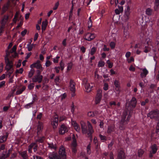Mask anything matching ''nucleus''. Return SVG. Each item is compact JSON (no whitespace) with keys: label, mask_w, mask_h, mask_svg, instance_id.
<instances>
[{"label":"nucleus","mask_w":159,"mask_h":159,"mask_svg":"<svg viewBox=\"0 0 159 159\" xmlns=\"http://www.w3.org/2000/svg\"><path fill=\"white\" fill-rule=\"evenodd\" d=\"M81 128L82 133L84 134L87 133L89 137L92 139V134L94 132L92 126L91 124L89 121L87 122V126L86 124L83 121L80 122Z\"/></svg>","instance_id":"obj_1"},{"label":"nucleus","mask_w":159,"mask_h":159,"mask_svg":"<svg viewBox=\"0 0 159 159\" xmlns=\"http://www.w3.org/2000/svg\"><path fill=\"white\" fill-rule=\"evenodd\" d=\"M131 115L130 113L128 114L126 111H124L121 117V119L120 122L119 128L120 130H124L126 127V125L128 124Z\"/></svg>","instance_id":"obj_2"},{"label":"nucleus","mask_w":159,"mask_h":159,"mask_svg":"<svg viewBox=\"0 0 159 159\" xmlns=\"http://www.w3.org/2000/svg\"><path fill=\"white\" fill-rule=\"evenodd\" d=\"M9 56V52L7 51V55L5 57V62L6 64L5 70L7 71L9 70L13 69V62L11 61H10L8 58Z\"/></svg>","instance_id":"obj_3"},{"label":"nucleus","mask_w":159,"mask_h":159,"mask_svg":"<svg viewBox=\"0 0 159 159\" xmlns=\"http://www.w3.org/2000/svg\"><path fill=\"white\" fill-rule=\"evenodd\" d=\"M159 114V111L157 109L153 110L150 111L147 114V116L151 119H156L157 115Z\"/></svg>","instance_id":"obj_4"},{"label":"nucleus","mask_w":159,"mask_h":159,"mask_svg":"<svg viewBox=\"0 0 159 159\" xmlns=\"http://www.w3.org/2000/svg\"><path fill=\"white\" fill-rule=\"evenodd\" d=\"M130 10L129 7L127 6L126 8L125 9V14L123 17V20L126 21L129 20L130 14Z\"/></svg>","instance_id":"obj_5"},{"label":"nucleus","mask_w":159,"mask_h":159,"mask_svg":"<svg viewBox=\"0 0 159 159\" xmlns=\"http://www.w3.org/2000/svg\"><path fill=\"white\" fill-rule=\"evenodd\" d=\"M59 117L57 114H56L53 117V120L51 122V124L53 129L56 128L58 126Z\"/></svg>","instance_id":"obj_6"},{"label":"nucleus","mask_w":159,"mask_h":159,"mask_svg":"<svg viewBox=\"0 0 159 159\" xmlns=\"http://www.w3.org/2000/svg\"><path fill=\"white\" fill-rule=\"evenodd\" d=\"M102 91L100 89H98L97 91V93L95 98V104H97L99 103L101 100L102 97Z\"/></svg>","instance_id":"obj_7"},{"label":"nucleus","mask_w":159,"mask_h":159,"mask_svg":"<svg viewBox=\"0 0 159 159\" xmlns=\"http://www.w3.org/2000/svg\"><path fill=\"white\" fill-rule=\"evenodd\" d=\"M40 62V61L39 60H38L36 62L31 65L30 67H35L37 69L40 70L41 71H43V68L42 67Z\"/></svg>","instance_id":"obj_8"},{"label":"nucleus","mask_w":159,"mask_h":159,"mask_svg":"<svg viewBox=\"0 0 159 159\" xmlns=\"http://www.w3.org/2000/svg\"><path fill=\"white\" fill-rule=\"evenodd\" d=\"M95 37L94 34L88 33L85 35L84 39L86 40L91 41L94 39Z\"/></svg>","instance_id":"obj_9"},{"label":"nucleus","mask_w":159,"mask_h":159,"mask_svg":"<svg viewBox=\"0 0 159 159\" xmlns=\"http://www.w3.org/2000/svg\"><path fill=\"white\" fill-rule=\"evenodd\" d=\"M49 157L50 159H64L59 156L57 153L54 152L50 153Z\"/></svg>","instance_id":"obj_10"},{"label":"nucleus","mask_w":159,"mask_h":159,"mask_svg":"<svg viewBox=\"0 0 159 159\" xmlns=\"http://www.w3.org/2000/svg\"><path fill=\"white\" fill-rule=\"evenodd\" d=\"M140 70L141 71L140 76L141 78H145L147 75L148 74V71L146 68H140Z\"/></svg>","instance_id":"obj_11"},{"label":"nucleus","mask_w":159,"mask_h":159,"mask_svg":"<svg viewBox=\"0 0 159 159\" xmlns=\"http://www.w3.org/2000/svg\"><path fill=\"white\" fill-rule=\"evenodd\" d=\"M43 76L42 75H35L32 78V80L34 82H38V83H40L43 79Z\"/></svg>","instance_id":"obj_12"},{"label":"nucleus","mask_w":159,"mask_h":159,"mask_svg":"<svg viewBox=\"0 0 159 159\" xmlns=\"http://www.w3.org/2000/svg\"><path fill=\"white\" fill-rule=\"evenodd\" d=\"M68 131L67 128L64 124H62L59 129V132L60 134H63Z\"/></svg>","instance_id":"obj_13"},{"label":"nucleus","mask_w":159,"mask_h":159,"mask_svg":"<svg viewBox=\"0 0 159 159\" xmlns=\"http://www.w3.org/2000/svg\"><path fill=\"white\" fill-rule=\"evenodd\" d=\"M126 156L124 151L121 150L118 152L117 159H125Z\"/></svg>","instance_id":"obj_14"},{"label":"nucleus","mask_w":159,"mask_h":159,"mask_svg":"<svg viewBox=\"0 0 159 159\" xmlns=\"http://www.w3.org/2000/svg\"><path fill=\"white\" fill-rule=\"evenodd\" d=\"M65 150H59V156L64 159L66 158V153Z\"/></svg>","instance_id":"obj_15"},{"label":"nucleus","mask_w":159,"mask_h":159,"mask_svg":"<svg viewBox=\"0 0 159 159\" xmlns=\"http://www.w3.org/2000/svg\"><path fill=\"white\" fill-rule=\"evenodd\" d=\"M91 85L89 83L84 85L87 92H89L91 90L92 88L94 85V84L93 83H91Z\"/></svg>","instance_id":"obj_16"},{"label":"nucleus","mask_w":159,"mask_h":159,"mask_svg":"<svg viewBox=\"0 0 159 159\" xmlns=\"http://www.w3.org/2000/svg\"><path fill=\"white\" fill-rule=\"evenodd\" d=\"M70 89L71 91L73 92H75V84L72 80H70Z\"/></svg>","instance_id":"obj_17"},{"label":"nucleus","mask_w":159,"mask_h":159,"mask_svg":"<svg viewBox=\"0 0 159 159\" xmlns=\"http://www.w3.org/2000/svg\"><path fill=\"white\" fill-rule=\"evenodd\" d=\"M137 101L136 99L134 97H133L132 98L130 102V105L134 108L135 107L136 105Z\"/></svg>","instance_id":"obj_18"},{"label":"nucleus","mask_w":159,"mask_h":159,"mask_svg":"<svg viewBox=\"0 0 159 159\" xmlns=\"http://www.w3.org/2000/svg\"><path fill=\"white\" fill-rule=\"evenodd\" d=\"M18 152L19 154L23 158V159H27L28 158V155L26 151H20Z\"/></svg>","instance_id":"obj_19"},{"label":"nucleus","mask_w":159,"mask_h":159,"mask_svg":"<svg viewBox=\"0 0 159 159\" xmlns=\"http://www.w3.org/2000/svg\"><path fill=\"white\" fill-rule=\"evenodd\" d=\"M115 129V126L114 125L109 126L107 128V132L110 134L112 132L114 131Z\"/></svg>","instance_id":"obj_20"},{"label":"nucleus","mask_w":159,"mask_h":159,"mask_svg":"<svg viewBox=\"0 0 159 159\" xmlns=\"http://www.w3.org/2000/svg\"><path fill=\"white\" fill-rule=\"evenodd\" d=\"M10 152V150H9L8 152L7 153V152H4L2 154L1 156L0 157V159H5L9 156V152Z\"/></svg>","instance_id":"obj_21"},{"label":"nucleus","mask_w":159,"mask_h":159,"mask_svg":"<svg viewBox=\"0 0 159 159\" xmlns=\"http://www.w3.org/2000/svg\"><path fill=\"white\" fill-rule=\"evenodd\" d=\"M9 18V16L8 15H4V16L3 18L2 19L1 21V24L2 25V24H4V25L7 21Z\"/></svg>","instance_id":"obj_22"},{"label":"nucleus","mask_w":159,"mask_h":159,"mask_svg":"<svg viewBox=\"0 0 159 159\" xmlns=\"http://www.w3.org/2000/svg\"><path fill=\"white\" fill-rule=\"evenodd\" d=\"M48 24V21L47 20L44 21H43L42 22V30L43 31L45 30Z\"/></svg>","instance_id":"obj_23"},{"label":"nucleus","mask_w":159,"mask_h":159,"mask_svg":"<svg viewBox=\"0 0 159 159\" xmlns=\"http://www.w3.org/2000/svg\"><path fill=\"white\" fill-rule=\"evenodd\" d=\"M45 80V82L43 81V89L44 90H47L48 88V86L47 85H45V84L48 82V80L46 78Z\"/></svg>","instance_id":"obj_24"},{"label":"nucleus","mask_w":159,"mask_h":159,"mask_svg":"<svg viewBox=\"0 0 159 159\" xmlns=\"http://www.w3.org/2000/svg\"><path fill=\"white\" fill-rule=\"evenodd\" d=\"M8 136V134H6L5 135L2 136V137H0V143L5 141Z\"/></svg>","instance_id":"obj_25"},{"label":"nucleus","mask_w":159,"mask_h":159,"mask_svg":"<svg viewBox=\"0 0 159 159\" xmlns=\"http://www.w3.org/2000/svg\"><path fill=\"white\" fill-rule=\"evenodd\" d=\"M38 148V146L35 143H31L29 146V149H37Z\"/></svg>","instance_id":"obj_26"},{"label":"nucleus","mask_w":159,"mask_h":159,"mask_svg":"<svg viewBox=\"0 0 159 159\" xmlns=\"http://www.w3.org/2000/svg\"><path fill=\"white\" fill-rule=\"evenodd\" d=\"M154 9L155 11H157L159 9V0H155Z\"/></svg>","instance_id":"obj_27"},{"label":"nucleus","mask_w":159,"mask_h":159,"mask_svg":"<svg viewBox=\"0 0 159 159\" xmlns=\"http://www.w3.org/2000/svg\"><path fill=\"white\" fill-rule=\"evenodd\" d=\"M9 3L8 2L3 6L2 8V11L3 13H4L8 10L9 7Z\"/></svg>","instance_id":"obj_28"},{"label":"nucleus","mask_w":159,"mask_h":159,"mask_svg":"<svg viewBox=\"0 0 159 159\" xmlns=\"http://www.w3.org/2000/svg\"><path fill=\"white\" fill-rule=\"evenodd\" d=\"M145 43L147 45V46H152V40L149 38H147L146 39Z\"/></svg>","instance_id":"obj_29"},{"label":"nucleus","mask_w":159,"mask_h":159,"mask_svg":"<svg viewBox=\"0 0 159 159\" xmlns=\"http://www.w3.org/2000/svg\"><path fill=\"white\" fill-rule=\"evenodd\" d=\"M25 87H23L22 88L17 90L16 92V95H19L21 94L22 92L25 90Z\"/></svg>","instance_id":"obj_30"},{"label":"nucleus","mask_w":159,"mask_h":159,"mask_svg":"<svg viewBox=\"0 0 159 159\" xmlns=\"http://www.w3.org/2000/svg\"><path fill=\"white\" fill-rule=\"evenodd\" d=\"M152 10L151 8H147L146 10V13L148 16L152 15Z\"/></svg>","instance_id":"obj_31"},{"label":"nucleus","mask_w":159,"mask_h":159,"mask_svg":"<svg viewBox=\"0 0 159 159\" xmlns=\"http://www.w3.org/2000/svg\"><path fill=\"white\" fill-rule=\"evenodd\" d=\"M34 70L33 69H31L30 71L29 72L28 76L29 78H31L34 75Z\"/></svg>","instance_id":"obj_32"},{"label":"nucleus","mask_w":159,"mask_h":159,"mask_svg":"<svg viewBox=\"0 0 159 159\" xmlns=\"http://www.w3.org/2000/svg\"><path fill=\"white\" fill-rule=\"evenodd\" d=\"M43 128V124L40 122H38V132L39 131H40V130L42 129Z\"/></svg>","instance_id":"obj_33"},{"label":"nucleus","mask_w":159,"mask_h":159,"mask_svg":"<svg viewBox=\"0 0 159 159\" xmlns=\"http://www.w3.org/2000/svg\"><path fill=\"white\" fill-rule=\"evenodd\" d=\"M16 45H15L13 46L11 49V50L10 51H9L8 50L6 51V53H7V51L8 52H9V55L10 54V53H12L13 52H16ZM7 54V53H6Z\"/></svg>","instance_id":"obj_34"},{"label":"nucleus","mask_w":159,"mask_h":159,"mask_svg":"<svg viewBox=\"0 0 159 159\" xmlns=\"http://www.w3.org/2000/svg\"><path fill=\"white\" fill-rule=\"evenodd\" d=\"M114 84L116 88H120V84L119 80H115L114 81Z\"/></svg>","instance_id":"obj_35"},{"label":"nucleus","mask_w":159,"mask_h":159,"mask_svg":"<svg viewBox=\"0 0 159 159\" xmlns=\"http://www.w3.org/2000/svg\"><path fill=\"white\" fill-rule=\"evenodd\" d=\"M157 150H151L150 152L149 153V157L150 158L153 157V155L155 154L157 152Z\"/></svg>","instance_id":"obj_36"},{"label":"nucleus","mask_w":159,"mask_h":159,"mask_svg":"<svg viewBox=\"0 0 159 159\" xmlns=\"http://www.w3.org/2000/svg\"><path fill=\"white\" fill-rule=\"evenodd\" d=\"M45 139V137H39L38 139L36 140V142H38L39 143H43Z\"/></svg>","instance_id":"obj_37"},{"label":"nucleus","mask_w":159,"mask_h":159,"mask_svg":"<svg viewBox=\"0 0 159 159\" xmlns=\"http://www.w3.org/2000/svg\"><path fill=\"white\" fill-rule=\"evenodd\" d=\"M99 137L101 140L103 142H104V141L107 140V137L105 136L102 135L101 134H100L99 135Z\"/></svg>","instance_id":"obj_38"},{"label":"nucleus","mask_w":159,"mask_h":159,"mask_svg":"<svg viewBox=\"0 0 159 159\" xmlns=\"http://www.w3.org/2000/svg\"><path fill=\"white\" fill-rule=\"evenodd\" d=\"M96 50L97 49L95 47H93L91 50L90 54L91 55H94L95 52H96Z\"/></svg>","instance_id":"obj_39"},{"label":"nucleus","mask_w":159,"mask_h":159,"mask_svg":"<svg viewBox=\"0 0 159 159\" xmlns=\"http://www.w3.org/2000/svg\"><path fill=\"white\" fill-rule=\"evenodd\" d=\"M91 17L90 16L89 18V21L88 22V28H90L92 25V21L91 19Z\"/></svg>","instance_id":"obj_40"},{"label":"nucleus","mask_w":159,"mask_h":159,"mask_svg":"<svg viewBox=\"0 0 159 159\" xmlns=\"http://www.w3.org/2000/svg\"><path fill=\"white\" fill-rule=\"evenodd\" d=\"M71 146L74 148H75L77 146V144L76 142V140L75 139H74L73 141L71 143Z\"/></svg>","instance_id":"obj_41"},{"label":"nucleus","mask_w":159,"mask_h":159,"mask_svg":"<svg viewBox=\"0 0 159 159\" xmlns=\"http://www.w3.org/2000/svg\"><path fill=\"white\" fill-rule=\"evenodd\" d=\"M105 65V62L103 61H100L98 64V66L99 67H103Z\"/></svg>","instance_id":"obj_42"},{"label":"nucleus","mask_w":159,"mask_h":159,"mask_svg":"<svg viewBox=\"0 0 159 159\" xmlns=\"http://www.w3.org/2000/svg\"><path fill=\"white\" fill-rule=\"evenodd\" d=\"M151 49V47L150 46H146L145 47V49L144 50V52L145 53H148L150 51Z\"/></svg>","instance_id":"obj_43"},{"label":"nucleus","mask_w":159,"mask_h":159,"mask_svg":"<svg viewBox=\"0 0 159 159\" xmlns=\"http://www.w3.org/2000/svg\"><path fill=\"white\" fill-rule=\"evenodd\" d=\"M55 82L56 85H58L60 83L59 76H56L55 79Z\"/></svg>","instance_id":"obj_44"},{"label":"nucleus","mask_w":159,"mask_h":159,"mask_svg":"<svg viewBox=\"0 0 159 159\" xmlns=\"http://www.w3.org/2000/svg\"><path fill=\"white\" fill-rule=\"evenodd\" d=\"M73 63L72 62H70V63H69L67 64V70H70L72 68V67L73 66Z\"/></svg>","instance_id":"obj_45"},{"label":"nucleus","mask_w":159,"mask_h":159,"mask_svg":"<svg viewBox=\"0 0 159 159\" xmlns=\"http://www.w3.org/2000/svg\"><path fill=\"white\" fill-rule=\"evenodd\" d=\"M4 24H2V25L0 26V36L1 35L2 33L4 31V29L5 28Z\"/></svg>","instance_id":"obj_46"},{"label":"nucleus","mask_w":159,"mask_h":159,"mask_svg":"<svg viewBox=\"0 0 159 159\" xmlns=\"http://www.w3.org/2000/svg\"><path fill=\"white\" fill-rule=\"evenodd\" d=\"M33 47V44H32L31 45H30V44H28L27 45V48L29 51H31Z\"/></svg>","instance_id":"obj_47"},{"label":"nucleus","mask_w":159,"mask_h":159,"mask_svg":"<svg viewBox=\"0 0 159 159\" xmlns=\"http://www.w3.org/2000/svg\"><path fill=\"white\" fill-rule=\"evenodd\" d=\"M60 69H61V70H63L64 67V64L62 61H61L60 63Z\"/></svg>","instance_id":"obj_48"},{"label":"nucleus","mask_w":159,"mask_h":159,"mask_svg":"<svg viewBox=\"0 0 159 159\" xmlns=\"http://www.w3.org/2000/svg\"><path fill=\"white\" fill-rule=\"evenodd\" d=\"M48 147L52 149H56L57 148L56 147V146L55 145H53V143L49 144L48 143Z\"/></svg>","instance_id":"obj_49"},{"label":"nucleus","mask_w":159,"mask_h":159,"mask_svg":"<svg viewBox=\"0 0 159 159\" xmlns=\"http://www.w3.org/2000/svg\"><path fill=\"white\" fill-rule=\"evenodd\" d=\"M144 151L143 150H138V153L139 157H141Z\"/></svg>","instance_id":"obj_50"},{"label":"nucleus","mask_w":159,"mask_h":159,"mask_svg":"<svg viewBox=\"0 0 159 159\" xmlns=\"http://www.w3.org/2000/svg\"><path fill=\"white\" fill-rule=\"evenodd\" d=\"M13 69H11V70H9L8 71H7V75H8L9 77H10L11 74L13 72Z\"/></svg>","instance_id":"obj_51"},{"label":"nucleus","mask_w":159,"mask_h":159,"mask_svg":"<svg viewBox=\"0 0 159 159\" xmlns=\"http://www.w3.org/2000/svg\"><path fill=\"white\" fill-rule=\"evenodd\" d=\"M33 104L32 103V102H31L30 103H29L26 104V105H25L24 106V107L25 108L28 109V108L30 107Z\"/></svg>","instance_id":"obj_52"},{"label":"nucleus","mask_w":159,"mask_h":159,"mask_svg":"<svg viewBox=\"0 0 159 159\" xmlns=\"http://www.w3.org/2000/svg\"><path fill=\"white\" fill-rule=\"evenodd\" d=\"M74 128L76 130V131L78 132H80V128L79 126V125H77L75 126Z\"/></svg>","instance_id":"obj_53"},{"label":"nucleus","mask_w":159,"mask_h":159,"mask_svg":"<svg viewBox=\"0 0 159 159\" xmlns=\"http://www.w3.org/2000/svg\"><path fill=\"white\" fill-rule=\"evenodd\" d=\"M88 115L89 117H93L95 116L93 112L90 111L88 112Z\"/></svg>","instance_id":"obj_54"},{"label":"nucleus","mask_w":159,"mask_h":159,"mask_svg":"<svg viewBox=\"0 0 159 159\" xmlns=\"http://www.w3.org/2000/svg\"><path fill=\"white\" fill-rule=\"evenodd\" d=\"M34 84L33 83L30 84L28 86V88L30 90H31L34 88Z\"/></svg>","instance_id":"obj_55"},{"label":"nucleus","mask_w":159,"mask_h":159,"mask_svg":"<svg viewBox=\"0 0 159 159\" xmlns=\"http://www.w3.org/2000/svg\"><path fill=\"white\" fill-rule=\"evenodd\" d=\"M149 100L148 99H146L145 101H143L141 103V105L142 106H145L146 103H147L148 102Z\"/></svg>","instance_id":"obj_56"},{"label":"nucleus","mask_w":159,"mask_h":159,"mask_svg":"<svg viewBox=\"0 0 159 159\" xmlns=\"http://www.w3.org/2000/svg\"><path fill=\"white\" fill-rule=\"evenodd\" d=\"M52 63L50 61L48 60L46 61L45 65L47 67L49 66Z\"/></svg>","instance_id":"obj_57"},{"label":"nucleus","mask_w":159,"mask_h":159,"mask_svg":"<svg viewBox=\"0 0 159 159\" xmlns=\"http://www.w3.org/2000/svg\"><path fill=\"white\" fill-rule=\"evenodd\" d=\"M59 2H57L55 3V6L53 8V9L54 10H57L59 6Z\"/></svg>","instance_id":"obj_58"},{"label":"nucleus","mask_w":159,"mask_h":159,"mask_svg":"<svg viewBox=\"0 0 159 159\" xmlns=\"http://www.w3.org/2000/svg\"><path fill=\"white\" fill-rule=\"evenodd\" d=\"M15 91V89L13 90H12V92L10 93L8 95L7 98H9L11 97L12 96H13V94L14 92Z\"/></svg>","instance_id":"obj_59"},{"label":"nucleus","mask_w":159,"mask_h":159,"mask_svg":"<svg viewBox=\"0 0 159 159\" xmlns=\"http://www.w3.org/2000/svg\"><path fill=\"white\" fill-rule=\"evenodd\" d=\"M110 45L111 48L113 49L115 47V43L113 42H111L110 43Z\"/></svg>","instance_id":"obj_60"},{"label":"nucleus","mask_w":159,"mask_h":159,"mask_svg":"<svg viewBox=\"0 0 159 159\" xmlns=\"http://www.w3.org/2000/svg\"><path fill=\"white\" fill-rule=\"evenodd\" d=\"M38 100V98L36 95H34V96L33 97V100L31 102H32V103L33 104L34 103L37 101Z\"/></svg>","instance_id":"obj_61"},{"label":"nucleus","mask_w":159,"mask_h":159,"mask_svg":"<svg viewBox=\"0 0 159 159\" xmlns=\"http://www.w3.org/2000/svg\"><path fill=\"white\" fill-rule=\"evenodd\" d=\"M27 32V30L26 29H25L24 30L22 31L21 33L22 36L23 37L26 34Z\"/></svg>","instance_id":"obj_62"},{"label":"nucleus","mask_w":159,"mask_h":159,"mask_svg":"<svg viewBox=\"0 0 159 159\" xmlns=\"http://www.w3.org/2000/svg\"><path fill=\"white\" fill-rule=\"evenodd\" d=\"M23 71V69L22 68H20L19 70H17L16 72L20 74H22Z\"/></svg>","instance_id":"obj_63"},{"label":"nucleus","mask_w":159,"mask_h":159,"mask_svg":"<svg viewBox=\"0 0 159 159\" xmlns=\"http://www.w3.org/2000/svg\"><path fill=\"white\" fill-rule=\"evenodd\" d=\"M80 51L83 53L85 52L86 51V48L84 46L81 47L80 48Z\"/></svg>","instance_id":"obj_64"}]
</instances>
